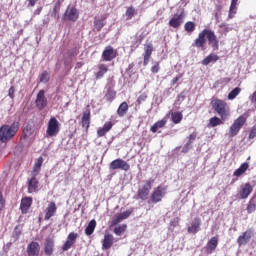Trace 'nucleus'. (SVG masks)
I'll return each instance as SVG.
<instances>
[{
	"label": "nucleus",
	"mask_w": 256,
	"mask_h": 256,
	"mask_svg": "<svg viewBox=\"0 0 256 256\" xmlns=\"http://www.w3.org/2000/svg\"><path fill=\"white\" fill-rule=\"evenodd\" d=\"M19 121H14L11 125L4 124L0 127V142L1 143H8L11 141L17 132L19 131Z\"/></svg>",
	"instance_id": "nucleus-1"
},
{
	"label": "nucleus",
	"mask_w": 256,
	"mask_h": 256,
	"mask_svg": "<svg viewBox=\"0 0 256 256\" xmlns=\"http://www.w3.org/2000/svg\"><path fill=\"white\" fill-rule=\"evenodd\" d=\"M211 105L212 109H214L215 113L221 117L222 121H227V119H229L231 109L229 108V105L225 103V101L221 99H214L211 102Z\"/></svg>",
	"instance_id": "nucleus-2"
},
{
	"label": "nucleus",
	"mask_w": 256,
	"mask_h": 256,
	"mask_svg": "<svg viewBox=\"0 0 256 256\" xmlns=\"http://www.w3.org/2000/svg\"><path fill=\"white\" fill-rule=\"evenodd\" d=\"M59 131H61V124L59 123V120L55 117H51L47 124L46 137H57V135H59Z\"/></svg>",
	"instance_id": "nucleus-3"
},
{
	"label": "nucleus",
	"mask_w": 256,
	"mask_h": 256,
	"mask_svg": "<svg viewBox=\"0 0 256 256\" xmlns=\"http://www.w3.org/2000/svg\"><path fill=\"white\" fill-rule=\"evenodd\" d=\"M247 121V118L245 116L238 117L233 124L229 128L228 137H236V135L239 134L241 129L243 128V125H245V122Z\"/></svg>",
	"instance_id": "nucleus-4"
},
{
	"label": "nucleus",
	"mask_w": 256,
	"mask_h": 256,
	"mask_svg": "<svg viewBox=\"0 0 256 256\" xmlns=\"http://www.w3.org/2000/svg\"><path fill=\"white\" fill-rule=\"evenodd\" d=\"M109 169L110 171H115L117 169H121V171H129L131 169V165H129L125 160L118 158L110 163Z\"/></svg>",
	"instance_id": "nucleus-5"
},
{
	"label": "nucleus",
	"mask_w": 256,
	"mask_h": 256,
	"mask_svg": "<svg viewBox=\"0 0 256 256\" xmlns=\"http://www.w3.org/2000/svg\"><path fill=\"white\" fill-rule=\"evenodd\" d=\"M153 180H146L143 187L138 189V199L147 201L149 199V191H151Z\"/></svg>",
	"instance_id": "nucleus-6"
},
{
	"label": "nucleus",
	"mask_w": 256,
	"mask_h": 256,
	"mask_svg": "<svg viewBox=\"0 0 256 256\" xmlns=\"http://www.w3.org/2000/svg\"><path fill=\"white\" fill-rule=\"evenodd\" d=\"M47 97H45V90H40L36 95L35 106L39 111H43L47 107Z\"/></svg>",
	"instance_id": "nucleus-7"
},
{
	"label": "nucleus",
	"mask_w": 256,
	"mask_h": 256,
	"mask_svg": "<svg viewBox=\"0 0 256 256\" xmlns=\"http://www.w3.org/2000/svg\"><path fill=\"white\" fill-rule=\"evenodd\" d=\"M183 19H185L184 13L177 12L169 21L170 27H173V29L181 27L183 25Z\"/></svg>",
	"instance_id": "nucleus-8"
},
{
	"label": "nucleus",
	"mask_w": 256,
	"mask_h": 256,
	"mask_svg": "<svg viewBox=\"0 0 256 256\" xmlns=\"http://www.w3.org/2000/svg\"><path fill=\"white\" fill-rule=\"evenodd\" d=\"M253 193V186L250 183H245L240 186L238 195L240 199H248L249 195Z\"/></svg>",
	"instance_id": "nucleus-9"
},
{
	"label": "nucleus",
	"mask_w": 256,
	"mask_h": 256,
	"mask_svg": "<svg viewBox=\"0 0 256 256\" xmlns=\"http://www.w3.org/2000/svg\"><path fill=\"white\" fill-rule=\"evenodd\" d=\"M204 33L213 49H219V40L217 39L215 32L204 29Z\"/></svg>",
	"instance_id": "nucleus-10"
},
{
	"label": "nucleus",
	"mask_w": 256,
	"mask_h": 256,
	"mask_svg": "<svg viewBox=\"0 0 256 256\" xmlns=\"http://www.w3.org/2000/svg\"><path fill=\"white\" fill-rule=\"evenodd\" d=\"M165 188L162 186H158L152 193V203H159L163 197H165Z\"/></svg>",
	"instance_id": "nucleus-11"
},
{
	"label": "nucleus",
	"mask_w": 256,
	"mask_h": 256,
	"mask_svg": "<svg viewBox=\"0 0 256 256\" xmlns=\"http://www.w3.org/2000/svg\"><path fill=\"white\" fill-rule=\"evenodd\" d=\"M117 57V52L113 47L107 46L105 50L102 53V59L103 61H113Z\"/></svg>",
	"instance_id": "nucleus-12"
},
{
	"label": "nucleus",
	"mask_w": 256,
	"mask_h": 256,
	"mask_svg": "<svg viewBox=\"0 0 256 256\" xmlns=\"http://www.w3.org/2000/svg\"><path fill=\"white\" fill-rule=\"evenodd\" d=\"M64 19H68V21H77L79 19V11L75 7H68L65 14Z\"/></svg>",
	"instance_id": "nucleus-13"
},
{
	"label": "nucleus",
	"mask_w": 256,
	"mask_h": 256,
	"mask_svg": "<svg viewBox=\"0 0 256 256\" xmlns=\"http://www.w3.org/2000/svg\"><path fill=\"white\" fill-rule=\"evenodd\" d=\"M77 237H79V234L75 232L70 233L67 237V241L62 246V250L69 251V249L75 244V241H77Z\"/></svg>",
	"instance_id": "nucleus-14"
},
{
	"label": "nucleus",
	"mask_w": 256,
	"mask_h": 256,
	"mask_svg": "<svg viewBox=\"0 0 256 256\" xmlns=\"http://www.w3.org/2000/svg\"><path fill=\"white\" fill-rule=\"evenodd\" d=\"M218 245H219V238H217L216 236L212 237L207 242V245H206L205 252L207 253V255H211V253L217 249Z\"/></svg>",
	"instance_id": "nucleus-15"
},
{
	"label": "nucleus",
	"mask_w": 256,
	"mask_h": 256,
	"mask_svg": "<svg viewBox=\"0 0 256 256\" xmlns=\"http://www.w3.org/2000/svg\"><path fill=\"white\" fill-rule=\"evenodd\" d=\"M56 213H57V204H55V202H51L46 208V213L44 216L45 221H49L51 217H55Z\"/></svg>",
	"instance_id": "nucleus-16"
},
{
	"label": "nucleus",
	"mask_w": 256,
	"mask_h": 256,
	"mask_svg": "<svg viewBox=\"0 0 256 256\" xmlns=\"http://www.w3.org/2000/svg\"><path fill=\"white\" fill-rule=\"evenodd\" d=\"M41 247L39 246L38 242H31L28 246H27V255L28 256H39V251H40Z\"/></svg>",
	"instance_id": "nucleus-17"
},
{
	"label": "nucleus",
	"mask_w": 256,
	"mask_h": 256,
	"mask_svg": "<svg viewBox=\"0 0 256 256\" xmlns=\"http://www.w3.org/2000/svg\"><path fill=\"white\" fill-rule=\"evenodd\" d=\"M131 210H126L120 214H116L115 218L112 220V225H118L121 221H125L131 216Z\"/></svg>",
	"instance_id": "nucleus-18"
},
{
	"label": "nucleus",
	"mask_w": 256,
	"mask_h": 256,
	"mask_svg": "<svg viewBox=\"0 0 256 256\" xmlns=\"http://www.w3.org/2000/svg\"><path fill=\"white\" fill-rule=\"evenodd\" d=\"M187 139L188 140L182 149V153H188L190 149L193 148V143L195 139H197V133L193 132L192 134L189 135Z\"/></svg>",
	"instance_id": "nucleus-19"
},
{
	"label": "nucleus",
	"mask_w": 256,
	"mask_h": 256,
	"mask_svg": "<svg viewBox=\"0 0 256 256\" xmlns=\"http://www.w3.org/2000/svg\"><path fill=\"white\" fill-rule=\"evenodd\" d=\"M199 229H201V219L195 218L188 227V233L195 235L196 233H199Z\"/></svg>",
	"instance_id": "nucleus-20"
},
{
	"label": "nucleus",
	"mask_w": 256,
	"mask_h": 256,
	"mask_svg": "<svg viewBox=\"0 0 256 256\" xmlns=\"http://www.w3.org/2000/svg\"><path fill=\"white\" fill-rule=\"evenodd\" d=\"M113 241H114V237L112 234L109 233H105L104 235V239L102 241V249H111V247H113Z\"/></svg>",
	"instance_id": "nucleus-21"
},
{
	"label": "nucleus",
	"mask_w": 256,
	"mask_h": 256,
	"mask_svg": "<svg viewBox=\"0 0 256 256\" xmlns=\"http://www.w3.org/2000/svg\"><path fill=\"white\" fill-rule=\"evenodd\" d=\"M251 241V231H245L242 235H240L237 239V243L239 247L243 245H247V243Z\"/></svg>",
	"instance_id": "nucleus-22"
},
{
	"label": "nucleus",
	"mask_w": 256,
	"mask_h": 256,
	"mask_svg": "<svg viewBox=\"0 0 256 256\" xmlns=\"http://www.w3.org/2000/svg\"><path fill=\"white\" fill-rule=\"evenodd\" d=\"M144 65H149V59H151V55L153 53V45L152 44H147L144 47Z\"/></svg>",
	"instance_id": "nucleus-23"
},
{
	"label": "nucleus",
	"mask_w": 256,
	"mask_h": 256,
	"mask_svg": "<svg viewBox=\"0 0 256 256\" xmlns=\"http://www.w3.org/2000/svg\"><path fill=\"white\" fill-rule=\"evenodd\" d=\"M110 129H113V122H106L102 128L97 130L98 137H105Z\"/></svg>",
	"instance_id": "nucleus-24"
},
{
	"label": "nucleus",
	"mask_w": 256,
	"mask_h": 256,
	"mask_svg": "<svg viewBox=\"0 0 256 256\" xmlns=\"http://www.w3.org/2000/svg\"><path fill=\"white\" fill-rule=\"evenodd\" d=\"M33 203V199L26 197L21 200L20 209L22 213H27L31 208V204Z\"/></svg>",
	"instance_id": "nucleus-25"
},
{
	"label": "nucleus",
	"mask_w": 256,
	"mask_h": 256,
	"mask_svg": "<svg viewBox=\"0 0 256 256\" xmlns=\"http://www.w3.org/2000/svg\"><path fill=\"white\" fill-rule=\"evenodd\" d=\"M205 37L206 36H205V30H204L199 33L198 38H196V40L192 44L193 47H198V48L203 47V45H205Z\"/></svg>",
	"instance_id": "nucleus-26"
},
{
	"label": "nucleus",
	"mask_w": 256,
	"mask_h": 256,
	"mask_svg": "<svg viewBox=\"0 0 256 256\" xmlns=\"http://www.w3.org/2000/svg\"><path fill=\"white\" fill-rule=\"evenodd\" d=\"M38 187H39V181H37V178H35V175H33V177L31 178L28 184L29 193L37 192Z\"/></svg>",
	"instance_id": "nucleus-27"
},
{
	"label": "nucleus",
	"mask_w": 256,
	"mask_h": 256,
	"mask_svg": "<svg viewBox=\"0 0 256 256\" xmlns=\"http://www.w3.org/2000/svg\"><path fill=\"white\" fill-rule=\"evenodd\" d=\"M165 125H167V120L162 119V120L154 123L153 126L150 128V131L152 133H157V131H159V129H163V127H165Z\"/></svg>",
	"instance_id": "nucleus-28"
},
{
	"label": "nucleus",
	"mask_w": 256,
	"mask_h": 256,
	"mask_svg": "<svg viewBox=\"0 0 256 256\" xmlns=\"http://www.w3.org/2000/svg\"><path fill=\"white\" fill-rule=\"evenodd\" d=\"M54 245H55V242L53 241V239L51 238L46 239L45 248H44L45 255H51V253H53Z\"/></svg>",
	"instance_id": "nucleus-29"
},
{
	"label": "nucleus",
	"mask_w": 256,
	"mask_h": 256,
	"mask_svg": "<svg viewBox=\"0 0 256 256\" xmlns=\"http://www.w3.org/2000/svg\"><path fill=\"white\" fill-rule=\"evenodd\" d=\"M96 227H97V221H95V219L91 220L88 223L87 227L85 228V235L87 236L93 235Z\"/></svg>",
	"instance_id": "nucleus-30"
},
{
	"label": "nucleus",
	"mask_w": 256,
	"mask_h": 256,
	"mask_svg": "<svg viewBox=\"0 0 256 256\" xmlns=\"http://www.w3.org/2000/svg\"><path fill=\"white\" fill-rule=\"evenodd\" d=\"M98 72L96 73V79H103V76L105 75V73H107V71H109V66L105 65V64H100L98 66Z\"/></svg>",
	"instance_id": "nucleus-31"
},
{
	"label": "nucleus",
	"mask_w": 256,
	"mask_h": 256,
	"mask_svg": "<svg viewBox=\"0 0 256 256\" xmlns=\"http://www.w3.org/2000/svg\"><path fill=\"white\" fill-rule=\"evenodd\" d=\"M247 169H249V163L245 162L241 164V166L234 171L233 173L234 177H241V175H243V173H245Z\"/></svg>",
	"instance_id": "nucleus-32"
},
{
	"label": "nucleus",
	"mask_w": 256,
	"mask_h": 256,
	"mask_svg": "<svg viewBox=\"0 0 256 256\" xmlns=\"http://www.w3.org/2000/svg\"><path fill=\"white\" fill-rule=\"evenodd\" d=\"M219 61V56L217 54H210L202 60V65H209V63H216Z\"/></svg>",
	"instance_id": "nucleus-33"
},
{
	"label": "nucleus",
	"mask_w": 256,
	"mask_h": 256,
	"mask_svg": "<svg viewBox=\"0 0 256 256\" xmlns=\"http://www.w3.org/2000/svg\"><path fill=\"white\" fill-rule=\"evenodd\" d=\"M129 110V104L127 102H122L118 107L117 113L119 117H124L125 113Z\"/></svg>",
	"instance_id": "nucleus-34"
},
{
	"label": "nucleus",
	"mask_w": 256,
	"mask_h": 256,
	"mask_svg": "<svg viewBox=\"0 0 256 256\" xmlns=\"http://www.w3.org/2000/svg\"><path fill=\"white\" fill-rule=\"evenodd\" d=\"M171 119H172V123H175V125H177L178 123H181V121H183V113L172 112Z\"/></svg>",
	"instance_id": "nucleus-35"
},
{
	"label": "nucleus",
	"mask_w": 256,
	"mask_h": 256,
	"mask_svg": "<svg viewBox=\"0 0 256 256\" xmlns=\"http://www.w3.org/2000/svg\"><path fill=\"white\" fill-rule=\"evenodd\" d=\"M43 165V157H39L34 165L33 175L37 177L39 175V171H41V166Z\"/></svg>",
	"instance_id": "nucleus-36"
},
{
	"label": "nucleus",
	"mask_w": 256,
	"mask_h": 256,
	"mask_svg": "<svg viewBox=\"0 0 256 256\" xmlns=\"http://www.w3.org/2000/svg\"><path fill=\"white\" fill-rule=\"evenodd\" d=\"M126 231H127V225L126 224H122V225H119V226L114 228V233L118 237H121L122 235H124V233Z\"/></svg>",
	"instance_id": "nucleus-37"
},
{
	"label": "nucleus",
	"mask_w": 256,
	"mask_h": 256,
	"mask_svg": "<svg viewBox=\"0 0 256 256\" xmlns=\"http://www.w3.org/2000/svg\"><path fill=\"white\" fill-rule=\"evenodd\" d=\"M237 1L239 0H231L230 10H229V19H233V15L237 13Z\"/></svg>",
	"instance_id": "nucleus-38"
},
{
	"label": "nucleus",
	"mask_w": 256,
	"mask_h": 256,
	"mask_svg": "<svg viewBox=\"0 0 256 256\" xmlns=\"http://www.w3.org/2000/svg\"><path fill=\"white\" fill-rule=\"evenodd\" d=\"M90 117L91 114L88 112H85L82 116V126L85 127L86 129H89V125H90Z\"/></svg>",
	"instance_id": "nucleus-39"
},
{
	"label": "nucleus",
	"mask_w": 256,
	"mask_h": 256,
	"mask_svg": "<svg viewBox=\"0 0 256 256\" xmlns=\"http://www.w3.org/2000/svg\"><path fill=\"white\" fill-rule=\"evenodd\" d=\"M239 93H241V88L236 87L234 88L229 94H228V100L229 101H233V99H235Z\"/></svg>",
	"instance_id": "nucleus-40"
},
{
	"label": "nucleus",
	"mask_w": 256,
	"mask_h": 256,
	"mask_svg": "<svg viewBox=\"0 0 256 256\" xmlns=\"http://www.w3.org/2000/svg\"><path fill=\"white\" fill-rule=\"evenodd\" d=\"M222 124H223V121H221V119L217 116L211 118L209 121L210 127H217V125H222Z\"/></svg>",
	"instance_id": "nucleus-41"
},
{
	"label": "nucleus",
	"mask_w": 256,
	"mask_h": 256,
	"mask_svg": "<svg viewBox=\"0 0 256 256\" xmlns=\"http://www.w3.org/2000/svg\"><path fill=\"white\" fill-rule=\"evenodd\" d=\"M184 29L185 31H187V33H193L195 31V23L193 22H186L184 25Z\"/></svg>",
	"instance_id": "nucleus-42"
},
{
	"label": "nucleus",
	"mask_w": 256,
	"mask_h": 256,
	"mask_svg": "<svg viewBox=\"0 0 256 256\" xmlns=\"http://www.w3.org/2000/svg\"><path fill=\"white\" fill-rule=\"evenodd\" d=\"M94 27L97 29V31H101V28L105 27V19L95 20Z\"/></svg>",
	"instance_id": "nucleus-43"
},
{
	"label": "nucleus",
	"mask_w": 256,
	"mask_h": 256,
	"mask_svg": "<svg viewBox=\"0 0 256 256\" xmlns=\"http://www.w3.org/2000/svg\"><path fill=\"white\" fill-rule=\"evenodd\" d=\"M49 73L47 71L42 72L40 75V83H49Z\"/></svg>",
	"instance_id": "nucleus-44"
},
{
	"label": "nucleus",
	"mask_w": 256,
	"mask_h": 256,
	"mask_svg": "<svg viewBox=\"0 0 256 256\" xmlns=\"http://www.w3.org/2000/svg\"><path fill=\"white\" fill-rule=\"evenodd\" d=\"M256 211V204L253 203V200H250L248 206H247V212L248 213H255Z\"/></svg>",
	"instance_id": "nucleus-45"
},
{
	"label": "nucleus",
	"mask_w": 256,
	"mask_h": 256,
	"mask_svg": "<svg viewBox=\"0 0 256 256\" xmlns=\"http://www.w3.org/2000/svg\"><path fill=\"white\" fill-rule=\"evenodd\" d=\"M133 15H135V8L131 6L126 10V17L127 19H133Z\"/></svg>",
	"instance_id": "nucleus-46"
},
{
	"label": "nucleus",
	"mask_w": 256,
	"mask_h": 256,
	"mask_svg": "<svg viewBox=\"0 0 256 256\" xmlns=\"http://www.w3.org/2000/svg\"><path fill=\"white\" fill-rule=\"evenodd\" d=\"M115 95H117V93L115 92V90L113 89H109L107 94H106V97H108V99H115Z\"/></svg>",
	"instance_id": "nucleus-47"
},
{
	"label": "nucleus",
	"mask_w": 256,
	"mask_h": 256,
	"mask_svg": "<svg viewBox=\"0 0 256 256\" xmlns=\"http://www.w3.org/2000/svg\"><path fill=\"white\" fill-rule=\"evenodd\" d=\"M147 100V94L146 93H143L141 94L138 99H137V103L138 105H141V103H143V101H146Z\"/></svg>",
	"instance_id": "nucleus-48"
},
{
	"label": "nucleus",
	"mask_w": 256,
	"mask_h": 256,
	"mask_svg": "<svg viewBox=\"0 0 256 256\" xmlns=\"http://www.w3.org/2000/svg\"><path fill=\"white\" fill-rule=\"evenodd\" d=\"M159 69H160V67H159V62H155V63L153 64V66L151 67L152 73H159Z\"/></svg>",
	"instance_id": "nucleus-49"
},
{
	"label": "nucleus",
	"mask_w": 256,
	"mask_h": 256,
	"mask_svg": "<svg viewBox=\"0 0 256 256\" xmlns=\"http://www.w3.org/2000/svg\"><path fill=\"white\" fill-rule=\"evenodd\" d=\"M8 96L10 99H15V88L13 86L8 90Z\"/></svg>",
	"instance_id": "nucleus-50"
},
{
	"label": "nucleus",
	"mask_w": 256,
	"mask_h": 256,
	"mask_svg": "<svg viewBox=\"0 0 256 256\" xmlns=\"http://www.w3.org/2000/svg\"><path fill=\"white\" fill-rule=\"evenodd\" d=\"M249 100L251 101L252 105H254V107H256V91L253 92V94L251 96H249Z\"/></svg>",
	"instance_id": "nucleus-51"
},
{
	"label": "nucleus",
	"mask_w": 256,
	"mask_h": 256,
	"mask_svg": "<svg viewBox=\"0 0 256 256\" xmlns=\"http://www.w3.org/2000/svg\"><path fill=\"white\" fill-rule=\"evenodd\" d=\"M256 137V125L251 129L249 139H255Z\"/></svg>",
	"instance_id": "nucleus-52"
},
{
	"label": "nucleus",
	"mask_w": 256,
	"mask_h": 256,
	"mask_svg": "<svg viewBox=\"0 0 256 256\" xmlns=\"http://www.w3.org/2000/svg\"><path fill=\"white\" fill-rule=\"evenodd\" d=\"M77 55V50L75 48H73L72 50H70L68 52V57H75Z\"/></svg>",
	"instance_id": "nucleus-53"
},
{
	"label": "nucleus",
	"mask_w": 256,
	"mask_h": 256,
	"mask_svg": "<svg viewBox=\"0 0 256 256\" xmlns=\"http://www.w3.org/2000/svg\"><path fill=\"white\" fill-rule=\"evenodd\" d=\"M28 3L30 7H35V3H37V0H28Z\"/></svg>",
	"instance_id": "nucleus-54"
},
{
	"label": "nucleus",
	"mask_w": 256,
	"mask_h": 256,
	"mask_svg": "<svg viewBox=\"0 0 256 256\" xmlns=\"http://www.w3.org/2000/svg\"><path fill=\"white\" fill-rule=\"evenodd\" d=\"M179 79H181L179 76H176L172 79V85H175V83H177V81H179Z\"/></svg>",
	"instance_id": "nucleus-55"
},
{
	"label": "nucleus",
	"mask_w": 256,
	"mask_h": 256,
	"mask_svg": "<svg viewBox=\"0 0 256 256\" xmlns=\"http://www.w3.org/2000/svg\"><path fill=\"white\" fill-rule=\"evenodd\" d=\"M41 9L42 8H38L34 13H35V15H39L40 13H41Z\"/></svg>",
	"instance_id": "nucleus-56"
},
{
	"label": "nucleus",
	"mask_w": 256,
	"mask_h": 256,
	"mask_svg": "<svg viewBox=\"0 0 256 256\" xmlns=\"http://www.w3.org/2000/svg\"><path fill=\"white\" fill-rule=\"evenodd\" d=\"M76 67H78V68L83 67V63H82V62H78V63L76 64Z\"/></svg>",
	"instance_id": "nucleus-57"
},
{
	"label": "nucleus",
	"mask_w": 256,
	"mask_h": 256,
	"mask_svg": "<svg viewBox=\"0 0 256 256\" xmlns=\"http://www.w3.org/2000/svg\"><path fill=\"white\" fill-rule=\"evenodd\" d=\"M64 63H65V65H66V66H69V63H71V61H67V60H65V62H64Z\"/></svg>",
	"instance_id": "nucleus-58"
},
{
	"label": "nucleus",
	"mask_w": 256,
	"mask_h": 256,
	"mask_svg": "<svg viewBox=\"0 0 256 256\" xmlns=\"http://www.w3.org/2000/svg\"><path fill=\"white\" fill-rule=\"evenodd\" d=\"M178 97H179L180 99H185V96H184L183 94H180Z\"/></svg>",
	"instance_id": "nucleus-59"
},
{
	"label": "nucleus",
	"mask_w": 256,
	"mask_h": 256,
	"mask_svg": "<svg viewBox=\"0 0 256 256\" xmlns=\"http://www.w3.org/2000/svg\"><path fill=\"white\" fill-rule=\"evenodd\" d=\"M29 126L26 127V129L24 130V133H27V131H29Z\"/></svg>",
	"instance_id": "nucleus-60"
},
{
	"label": "nucleus",
	"mask_w": 256,
	"mask_h": 256,
	"mask_svg": "<svg viewBox=\"0 0 256 256\" xmlns=\"http://www.w3.org/2000/svg\"><path fill=\"white\" fill-rule=\"evenodd\" d=\"M61 2H59V0L57 1L55 7L59 6Z\"/></svg>",
	"instance_id": "nucleus-61"
},
{
	"label": "nucleus",
	"mask_w": 256,
	"mask_h": 256,
	"mask_svg": "<svg viewBox=\"0 0 256 256\" xmlns=\"http://www.w3.org/2000/svg\"><path fill=\"white\" fill-rule=\"evenodd\" d=\"M55 11H57V9H56V8H54V13H55Z\"/></svg>",
	"instance_id": "nucleus-62"
}]
</instances>
